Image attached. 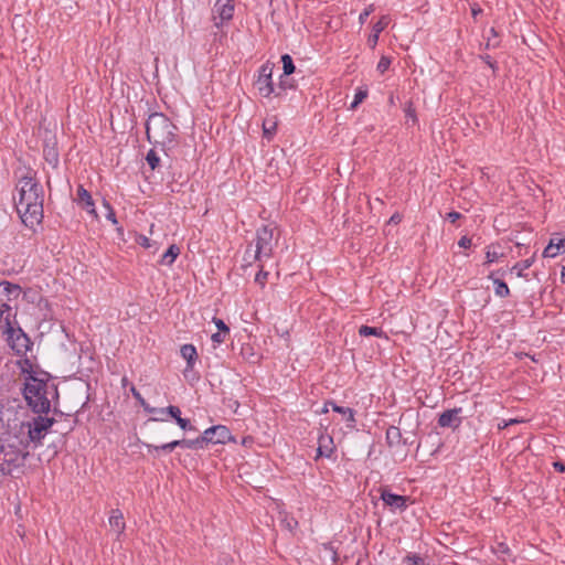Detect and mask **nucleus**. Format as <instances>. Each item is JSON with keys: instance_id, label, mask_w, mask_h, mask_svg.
<instances>
[{"instance_id": "17", "label": "nucleus", "mask_w": 565, "mask_h": 565, "mask_svg": "<svg viewBox=\"0 0 565 565\" xmlns=\"http://www.w3.org/2000/svg\"><path fill=\"white\" fill-rule=\"evenodd\" d=\"M390 17L383 15L373 26V33L369 36L367 43L373 49L377 44L380 33L388 25Z\"/></svg>"}, {"instance_id": "57", "label": "nucleus", "mask_w": 565, "mask_h": 565, "mask_svg": "<svg viewBox=\"0 0 565 565\" xmlns=\"http://www.w3.org/2000/svg\"><path fill=\"white\" fill-rule=\"evenodd\" d=\"M11 473H12V472H4V473H1V472H0V479H1V478H3V477H6V476H8V475H11Z\"/></svg>"}, {"instance_id": "54", "label": "nucleus", "mask_w": 565, "mask_h": 565, "mask_svg": "<svg viewBox=\"0 0 565 565\" xmlns=\"http://www.w3.org/2000/svg\"><path fill=\"white\" fill-rule=\"evenodd\" d=\"M507 423H508V426H509V425H513V424L519 423V420H518V419H510V420H509V422H507Z\"/></svg>"}, {"instance_id": "25", "label": "nucleus", "mask_w": 565, "mask_h": 565, "mask_svg": "<svg viewBox=\"0 0 565 565\" xmlns=\"http://www.w3.org/2000/svg\"><path fill=\"white\" fill-rule=\"evenodd\" d=\"M277 128V122L275 120H265L263 122V132L264 137L268 140L275 135Z\"/></svg>"}, {"instance_id": "52", "label": "nucleus", "mask_w": 565, "mask_h": 565, "mask_svg": "<svg viewBox=\"0 0 565 565\" xmlns=\"http://www.w3.org/2000/svg\"><path fill=\"white\" fill-rule=\"evenodd\" d=\"M482 60L491 67L494 70V63L492 62L490 55H486V56H482Z\"/></svg>"}, {"instance_id": "40", "label": "nucleus", "mask_w": 565, "mask_h": 565, "mask_svg": "<svg viewBox=\"0 0 565 565\" xmlns=\"http://www.w3.org/2000/svg\"><path fill=\"white\" fill-rule=\"evenodd\" d=\"M374 11V4L367 6L364 11L360 14L359 21L361 24L365 23L367 17Z\"/></svg>"}, {"instance_id": "5", "label": "nucleus", "mask_w": 565, "mask_h": 565, "mask_svg": "<svg viewBox=\"0 0 565 565\" xmlns=\"http://www.w3.org/2000/svg\"><path fill=\"white\" fill-rule=\"evenodd\" d=\"M274 230L270 225H264L256 233L255 259L270 258L274 249Z\"/></svg>"}, {"instance_id": "20", "label": "nucleus", "mask_w": 565, "mask_h": 565, "mask_svg": "<svg viewBox=\"0 0 565 565\" xmlns=\"http://www.w3.org/2000/svg\"><path fill=\"white\" fill-rule=\"evenodd\" d=\"M386 441L392 446H397L402 443V433L398 427L390 426L386 430Z\"/></svg>"}, {"instance_id": "34", "label": "nucleus", "mask_w": 565, "mask_h": 565, "mask_svg": "<svg viewBox=\"0 0 565 565\" xmlns=\"http://www.w3.org/2000/svg\"><path fill=\"white\" fill-rule=\"evenodd\" d=\"M404 562L411 564V565H423L424 564V558L420 557L419 555H416V554H408L405 558H404Z\"/></svg>"}, {"instance_id": "43", "label": "nucleus", "mask_w": 565, "mask_h": 565, "mask_svg": "<svg viewBox=\"0 0 565 565\" xmlns=\"http://www.w3.org/2000/svg\"><path fill=\"white\" fill-rule=\"evenodd\" d=\"M287 87H292L291 85H288L287 82L280 81L278 90L275 89V95L280 96L282 90H286Z\"/></svg>"}, {"instance_id": "6", "label": "nucleus", "mask_w": 565, "mask_h": 565, "mask_svg": "<svg viewBox=\"0 0 565 565\" xmlns=\"http://www.w3.org/2000/svg\"><path fill=\"white\" fill-rule=\"evenodd\" d=\"M54 423L55 418L42 416L41 414L32 418V420L25 424L28 427L29 440L33 443L35 447L41 445L42 439L46 436L49 429L53 426Z\"/></svg>"}, {"instance_id": "18", "label": "nucleus", "mask_w": 565, "mask_h": 565, "mask_svg": "<svg viewBox=\"0 0 565 565\" xmlns=\"http://www.w3.org/2000/svg\"><path fill=\"white\" fill-rule=\"evenodd\" d=\"M181 356L186 361V369H193L198 360V352L193 344H183L180 349Z\"/></svg>"}, {"instance_id": "22", "label": "nucleus", "mask_w": 565, "mask_h": 565, "mask_svg": "<svg viewBox=\"0 0 565 565\" xmlns=\"http://www.w3.org/2000/svg\"><path fill=\"white\" fill-rule=\"evenodd\" d=\"M332 409L345 417L347 422L350 423L348 424L349 427H354L355 418L354 411L352 408L332 404Z\"/></svg>"}, {"instance_id": "29", "label": "nucleus", "mask_w": 565, "mask_h": 565, "mask_svg": "<svg viewBox=\"0 0 565 565\" xmlns=\"http://www.w3.org/2000/svg\"><path fill=\"white\" fill-rule=\"evenodd\" d=\"M533 258H527L522 260L521 263H518L513 266L512 270H516L518 276H523L522 271L530 268L533 264Z\"/></svg>"}, {"instance_id": "38", "label": "nucleus", "mask_w": 565, "mask_h": 565, "mask_svg": "<svg viewBox=\"0 0 565 565\" xmlns=\"http://www.w3.org/2000/svg\"><path fill=\"white\" fill-rule=\"evenodd\" d=\"M268 277V273L260 267L259 271L255 276V281L264 286Z\"/></svg>"}, {"instance_id": "16", "label": "nucleus", "mask_w": 565, "mask_h": 565, "mask_svg": "<svg viewBox=\"0 0 565 565\" xmlns=\"http://www.w3.org/2000/svg\"><path fill=\"white\" fill-rule=\"evenodd\" d=\"M333 440L330 436L321 435L319 437V446L317 448V457L316 459L320 457L330 458L333 454Z\"/></svg>"}, {"instance_id": "44", "label": "nucleus", "mask_w": 565, "mask_h": 565, "mask_svg": "<svg viewBox=\"0 0 565 565\" xmlns=\"http://www.w3.org/2000/svg\"><path fill=\"white\" fill-rule=\"evenodd\" d=\"M225 334L223 332H216L212 334L211 339L215 343H222L224 342Z\"/></svg>"}, {"instance_id": "47", "label": "nucleus", "mask_w": 565, "mask_h": 565, "mask_svg": "<svg viewBox=\"0 0 565 565\" xmlns=\"http://www.w3.org/2000/svg\"><path fill=\"white\" fill-rule=\"evenodd\" d=\"M553 467L558 472H565V463L562 461H554Z\"/></svg>"}, {"instance_id": "46", "label": "nucleus", "mask_w": 565, "mask_h": 565, "mask_svg": "<svg viewBox=\"0 0 565 565\" xmlns=\"http://www.w3.org/2000/svg\"><path fill=\"white\" fill-rule=\"evenodd\" d=\"M497 552L498 553H501V554H509L510 552V548L507 544L504 543H499L498 544V547H497Z\"/></svg>"}, {"instance_id": "37", "label": "nucleus", "mask_w": 565, "mask_h": 565, "mask_svg": "<svg viewBox=\"0 0 565 565\" xmlns=\"http://www.w3.org/2000/svg\"><path fill=\"white\" fill-rule=\"evenodd\" d=\"M281 522H282V524L285 525V527H286L288 531H290V532H292V531H294V529H296V527H297V525H298L297 520H296V519H294V518L285 516V519H284V520H281Z\"/></svg>"}, {"instance_id": "21", "label": "nucleus", "mask_w": 565, "mask_h": 565, "mask_svg": "<svg viewBox=\"0 0 565 565\" xmlns=\"http://www.w3.org/2000/svg\"><path fill=\"white\" fill-rule=\"evenodd\" d=\"M180 254V248L177 245H171L168 250L162 255L160 263L162 265H172V263L175 260V258Z\"/></svg>"}, {"instance_id": "33", "label": "nucleus", "mask_w": 565, "mask_h": 565, "mask_svg": "<svg viewBox=\"0 0 565 565\" xmlns=\"http://www.w3.org/2000/svg\"><path fill=\"white\" fill-rule=\"evenodd\" d=\"M153 415L154 416L149 419L150 422H159V420L163 422L167 419L166 417L168 416V412L166 411V407L156 408V412L153 413Z\"/></svg>"}, {"instance_id": "53", "label": "nucleus", "mask_w": 565, "mask_h": 565, "mask_svg": "<svg viewBox=\"0 0 565 565\" xmlns=\"http://www.w3.org/2000/svg\"><path fill=\"white\" fill-rule=\"evenodd\" d=\"M505 427H508V423H507V422H503L502 424H499V425H498V428H499V429H503V428H505Z\"/></svg>"}, {"instance_id": "13", "label": "nucleus", "mask_w": 565, "mask_h": 565, "mask_svg": "<svg viewBox=\"0 0 565 565\" xmlns=\"http://www.w3.org/2000/svg\"><path fill=\"white\" fill-rule=\"evenodd\" d=\"M460 413L461 408H452L445 411L439 415L438 425L440 427L457 428L461 424V418L459 416Z\"/></svg>"}, {"instance_id": "50", "label": "nucleus", "mask_w": 565, "mask_h": 565, "mask_svg": "<svg viewBox=\"0 0 565 565\" xmlns=\"http://www.w3.org/2000/svg\"><path fill=\"white\" fill-rule=\"evenodd\" d=\"M131 393L134 395V397L140 403V405L142 404V401L143 397L141 396V394L139 393V391H137L135 387H131Z\"/></svg>"}, {"instance_id": "4", "label": "nucleus", "mask_w": 565, "mask_h": 565, "mask_svg": "<svg viewBox=\"0 0 565 565\" xmlns=\"http://www.w3.org/2000/svg\"><path fill=\"white\" fill-rule=\"evenodd\" d=\"M28 446L18 437L0 438V472H13L24 466Z\"/></svg>"}, {"instance_id": "41", "label": "nucleus", "mask_w": 565, "mask_h": 565, "mask_svg": "<svg viewBox=\"0 0 565 565\" xmlns=\"http://www.w3.org/2000/svg\"><path fill=\"white\" fill-rule=\"evenodd\" d=\"M136 242H137L140 246H142V247H145V248H149V247H151V242H150V239H149L147 236H145V235H139V236L136 238Z\"/></svg>"}, {"instance_id": "14", "label": "nucleus", "mask_w": 565, "mask_h": 565, "mask_svg": "<svg viewBox=\"0 0 565 565\" xmlns=\"http://www.w3.org/2000/svg\"><path fill=\"white\" fill-rule=\"evenodd\" d=\"M108 522L110 527L117 533V539L119 540L126 529L122 512L119 509L111 510Z\"/></svg>"}, {"instance_id": "30", "label": "nucleus", "mask_w": 565, "mask_h": 565, "mask_svg": "<svg viewBox=\"0 0 565 565\" xmlns=\"http://www.w3.org/2000/svg\"><path fill=\"white\" fill-rule=\"evenodd\" d=\"M103 207L106 210V218L109 220L113 224H117L118 221L116 218L115 211L110 203L107 200H103Z\"/></svg>"}, {"instance_id": "10", "label": "nucleus", "mask_w": 565, "mask_h": 565, "mask_svg": "<svg viewBox=\"0 0 565 565\" xmlns=\"http://www.w3.org/2000/svg\"><path fill=\"white\" fill-rule=\"evenodd\" d=\"M381 499L393 512L404 511L407 508V502L409 501L408 497L395 494L387 488L381 489Z\"/></svg>"}, {"instance_id": "8", "label": "nucleus", "mask_w": 565, "mask_h": 565, "mask_svg": "<svg viewBox=\"0 0 565 565\" xmlns=\"http://www.w3.org/2000/svg\"><path fill=\"white\" fill-rule=\"evenodd\" d=\"M273 68L274 66L269 63L262 65L259 68V75L256 85L259 94L264 97H269L275 93V87L271 81Z\"/></svg>"}, {"instance_id": "27", "label": "nucleus", "mask_w": 565, "mask_h": 565, "mask_svg": "<svg viewBox=\"0 0 565 565\" xmlns=\"http://www.w3.org/2000/svg\"><path fill=\"white\" fill-rule=\"evenodd\" d=\"M146 161L152 170L157 169L160 164V158L153 149H150L148 151L146 156Z\"/></svg>"}, {"instance_id": "7", "label": "nucleus", "mask_w": 565, "mask_h": 565, "mask_svg": "<svg viewBox=\"0 0 565 565\" xmlns=\"http://www.w3.org/2000/svg\"><path fill=\"white\" fill-rule=\"evenodd\" d=\"M207 446L203 434L195 439H178L161 446H154L151 444H145V447L148 449L149 454H158L159 451H168L171 452L177 447L188 448V449H204Z\"/></svg>"}, {"instance_id": "48", "label": "nucleus", "mask_w": 565, "mask_h": 565, "mask_svg": "<svg viewBox=\"0 0 565 565\" xmlns=\"http://www.w3.org/2000/svg\"><path fill=\"white\" fill-rule=\"evenodd\" d=\"M141 406L145 409V412H147L149 414H153L156 412V408H157V407L150 406L146 401H142Z\"/></svg>"}, {"instance_id": "2", "label": "nucleus", "mask_w": 565, "mask_h": 565, "mask_svg": "<svg viewBox=\"0 0 565 565\" xmlns=\"http://www.w3.org/2000/svg\"><path fill=\"white\" fill-rule=\"evenodd\" d=\"M25 377L23 396L34 413L47 414L51 409V398H57L58 392L55 384L49 380L36 377L32 372L22 367Z\"/></svg>"}, {"instance_id": "39", "label": "nucleus", "mask_w": 565, "mask_h": 565, "mask_svg": "<svg viewBox=\"0 0 565 565\" xmlns=\"http://www.w3.org/2000/svg\"><path fill=\"white\" fill-rule=\"evenodd\" d=\"M213 322L215 323L220 332L228 334L230 328L225 324V322L222 319L213 318Z\"/></svg>"}, {"instance_id": "12", "label": "nucleus", "mask_w": 565, "mask_h": 565, "mask_svg": "<svg viewBox=\"0 0 565 565\" xmlns=\"http://www.w3.org/2000/svg\"><path fill=\"white\" fill-rule=\"evenodd\" d=\"M213 12L216 14L213 17L214 20L218 18L221 22H215V26H220L222 22L230 21L234 14L233 0H216Z\"/></svg>"}, {"instance_id": "23", "label": "nucleus", "mask_w": 565, "mask_h": 565, "mask_svg": "<svg viewBox=\"0 0 565 565\" xmlns=\"http://www.w3.org/2000/svg\"><path fill=\"white\" fill-rule=\"evenodd\" d=\"M504 256L503 253L495 250L494 245H490L486 250V262L483 265H490Z\"/></svg>"}, {"instance_id": "32", "label": "nucleus", "mask_w": 565, "mask_h": 565, "mask_svg": "<svg viewBox=\"0 0 565 565\" xmlns=\"http://www.w3.org/2000/svg\"><path fill=\"white\" fill-rule=\"evenodd\" d=\"M1 286H3V290L9 295H19L20 292V287L9 281H3Z\"/></svg>"}, {"instance_id": "15", "label": "nucleus", "mask_w": 565, "mask_h": 565, "mask_svg": "<svg viewBox=\"0 0 565 565\" xmlns=\"http://www.w3.org/2000/svg\"><path fill=\"white\" fill-rule=\"evenodd\" d=\"M561 253H565V238H551L548 245L543 250V256L553 258Z\"/></svg>"}, {"instance_id": "31", "label": "nucleus", "mask_w": 565, "mask_h": 565, "mask_svg": "<svg viewBox=\"0 0 565 565\" xmlns=\"http://www.w3.org/2000/svg\"><path fill=\"white\" fill-rule=\"evenodd\" d=\"M391 63H392V62H391V58H390V57H387V56H382V57L380 58L379 63H377L376 70H377L381 74H383V73H385V72L388 70V67H390Z\"/></svg>"}, {"instance_id": "3", "label": "nucleus", "mask_w": 565, "mask_h": 565, "mask_svg": "<svg viewBox=\"0 0 565 565\" xmlns=\"http://www.w3.org/2000/svg\"><path fill=\"white\" fill-rule=\"evenodd\" d=\"M177 126L162 113L151 114L146 122V135L149 142L170 149L175 146Z\"/></svg>"}, {"instance_id": "1", "label": "nucleus", "mask_w": 565, "mask_h": 565, "mask_svg": "<svg viewBox=\"0 0 565 565\" xmlns=\"http://www.w3.org/2000/svg\"><path fill=\"white\" fill-rule=\"evenodd\" d=\"M19 184V199L15 202V207L23 224L32 228L43 218V189L31 177H23Z\"/></svg>"}, {"instance_id": "24", "label": "nucleus", "mask_w": 565, "mask_h": 565, "mask_svg": "<svg viewBox=\"0 0 565 565\" xmlns=\"http://www.w3.org/2000/svg\"><path fill=\"white\" fill-rule=\"evenodd\" d=\"M359 334L361 337H370V335H374V337H383L384 332L381 328H375V327H369V326H361L360 329H359Z\"/></svg>"}, {"instance_id": "9", "label": "nucleus", "mask_w": 565, "mask_h": 565, "mask_svg": "<svg viewBox=\"0 0 565 565\" xmlns=\"http://www.w3.org/2000/svg\"><path fill=\"white\" fill-rule=\"evenodd\" d=\"M206 444H226L234 441L230 429L224 425L212 426L203 431Z\"/></svg>"}, {"instance_id": "49", "label": "nucleus", "mask_w": 565, "mask_h": 565, "mask_svg": "<svg viewBox=\"0 0 565 565\" xmlns=\"http://www.w3.org/2000/svg\"><path fill=\"white\" fill-rule=\"evenodd\" d=\"M402 221V215L399 213H394L388 223L398 224Z\"/></svg>"}, {"instance_id": "26", "label": "nucleus", "mask_w": 565, "mask_h": 565, "mask_svg": "<svg viewBox=\"0 0 565 565\" xmlns=\"http://www.w3.org/2000/svg\"><path fill=\"white\" fill-rule=\"evenodd\" d=\"M281 63L284 68V75L288 76L295 72L294 61L289 54H284L281 56Z\"/></svg>"}, {"instance_id": "35", "label": "nucleus", "mask_w": 565, "mask_h": 565, "mask_svg": "<svg viewBox=\"0 0 565 565\" xmlns=\"http://www.w3.org/2000/svg\"><path fill=\"white\" fill-rule=\"evenodd\" d=\"M177 424L183 430H194V431L196 430V428L186 418L178 417Z\"/></svg>"}, {"instance_id": "19", "label": "nucleus", "mask_w": 565, "mask_h": 565, "mask_svg": "<svg viewBox=\"0 0 565 565\" xmlns=\"http://www.w3.org/2000/svg\"><path fill=\"white\" fill-rule=\"evenodd\" d=\"M489 279H491L495 286L494 288V292L497 296L501 297V298H505L510 295V289L508 287V285L499 279V278H494L493 276V273H491L489 276H488Z\"/></svg>"}, {"instance_id": "51", "label": "nucleus", "mask_w": 565, "mask_h": 565, "mask_svg": "<svg viewBox=\"0 0 565 565\" xmlns=\"http://www.w3.org/2000/svg\"><path fill=\"white\" fill-rule=\"evenodd\" d=\"M332 404H335L332 401H327L323 405V408L321 409V413H328L330 411V407L332 408Z\"/></svg>"}, {"instance_id": "45", "label": "nucleus", "mask_w": 565, "mask_h": 565, "mask_svg": "<svg viewBox=\"0 0 565 565\" xmlns=\"http://www.w3.org/2000/svg\"><path fill=\"white\" fill-rule=\"evenodd\" d=\"M460 217H461V214H460V213H458V212H455V211L449 212V213L447 214V218H448L451 223H455V222H456L457 220H459Z\"/></svg>"}, {"instance_id": "11", "label": "nucleus", "mask_w": 565, "mask_h": 565, "mask_svg": "<svg viewBox=\"0 0 565 565\" xmlns=\"http://www.w3.org/2000/svg\"><path fill=\"white\" fill-rule=\"evenodd\" d=\"M75 201L83 210L90 214L95 220L99 218L97 211L95 209V202L90 193L83 185H78Z\"/></svg>"}, {"instance_id": "36", "label": "nucleus", "mask_w": 565, "mask_h": 565, "mask_svg": "<svg viewBox=\"0 0 565 565\" xmlns=\"http://www.w3.org/2000/svg\"><path fill=\"white\" fill-rule=\"evenodd\" d=\"M166 411L168 412V416H171L175 423L178 422V417H181V409L178 406L170 405L166 407Z\"/></svg>"}, {"instance_id": "28", "label": "nucleus", "mask_w": 565, "mask_h": 565, "mask_svg": "<svg viewBox=\"0 0 565 565\" xmlns=\"http://www.w3.org/2000/svg\"><path fill=\"white\" fill-rule=\"evenodd\" d=\"M367 97V90L359 88L354 95V99L350 109H355Z\"/></svg>"}, {"instance_id": "56", "label": "nucleus", "mask_w": 565, "mask_h": 565, "mask_svg": "<svg viewBox=\"0 0 565 565\" xmlns=\"http://www.w3.org/2000/svg\"><path fill=\"white\" fill-rule=\"evenodd\" d=\"M52 161H54V163H57V154L55 152L53 153V160Z\"/></svg>"}, {"instance_id": "58", "label": "nucleus", "mask_w": 565, "mask_h": 565, "mask_svg": "<svg viewBox=\"0 0 565 565\" xmlns=\"http://www.w3.org/2000/svg\"><path fill=\"white\" fill-rule=\"evenodd\" d=\"M23 340L26 342L29 339L23 334Z\"/></svg>"}, {"instance_id": "55", "label": "nucleus", "mask_w": 565, "mask_h": 565, "mask_svg": "<svg viewBox=\"0 0 565 565\" xmlns=\"http://www.w3.org/2000/svg\"><path fill=\"white\" fill-rule=\"evenodd\" d=\"M408 116H411L414 120H415V114H414V110H408L407 111Z\"/></svg>"}, {"instance_id": "42", "label": "nucleus", "mask_w": 565, "mask_h": 565, "mask_svg": "<svg viewBox=\"0 0 565 565\" xmlns=\"http://www.w3.org/2000/svg\"><path fill=\"white\" fill-rule=\"evenodd\" d=\"M458 245L462 248H468L471 246V238L468 237V236H462L459 242H458Z\"/></svg>"}]
</instances>
